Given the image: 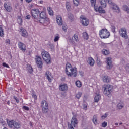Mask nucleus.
I'll list each match as a JSON object with an SVG mask.
<instances>
[{
	"instance_id": "1",
	"label": "nucleus",
	"mask_w": 129,
	"mask_h": 129,
	"mask_svg": "<svg viewBox=\"0 0 129 129\" xmlns=\"http://www.w3.org/2000/svg\"><path fill=\"white\" fill-rule=\"evenodd\" d=\"M66 73L69 77L77 76V70L76 68H72L71 64L68 63L66 66Z\"/></svg>"
},
{
	"instance_id": "2",
	"label": "nucleus",
	"mask_w": 129,
	"mask_h": 129,
	"mask_svg": "<svg viewBox=\"0 0 129 129\" xmlns=\"http://www.w3.org/2000/svg\"><path fill=\"white\" fill-rule=\"evenodd\" d=\"M41 55L44 62H46L47 64H51L52 62V58H51V55H50L49 52L43 50L41 52Z\"/></svg>"
},
{
	"instance_id": "3",
	"label": "nucleus",
	"mask_w": 129,
	"mask_h": 129,
	"mask_svg": "<svg viewBox=\"0 0 129 129\" xmlns=\"http://www.w3.org/2000/svg\"><path fill=\"white\" fill-rule=\"evenodd\" d=\"M39 15L40 10H39L38 9H32L31 10L32 19L34 20V22L39 21V18H40V17H39Z\"/></svg>"
},
{
	"instance_id": "4",
	"label": "nucleus",
	"mask_w": 129,
	"mask_h": 129,
	"mask_svg": "<svg viewBox=\"0 0 129 129\" xmlns=\"http://www.w3.org/2000/svg\"><path fill=\"white\" fill-rule=\"evenodd\" d=\"M104 88V94L106 96H108V95H110L111 94V92H112V89H113V86L111 85H105L103 86Z\"/></svg>"
},
{
	"instance_id": "5",
	"label": "nucleus",
	"mask_w": 129,
	"mask_h": 129,
	"mask_svg": "<svg viewBox=\"0 0 129 129\" xmlns=\"http://www.w3.org/2000/svg\"><path fill=\"white\" fill-rule=\"evenodd\" d=\"M71 124L68 123V127L69 129H74V127H76L77 126V124H78V120L77 118H76V115H73L71 120Z\"/></svg>"
},
{
	"instance_id": "6",
	"label": "nucleus",
	"mask_w": 129,
	"mask_h": 129,
	"mask_svg": "<svg viewBox=\"0 0 129 129\" xmlns=\"http://www.w3.org/2000/svg\"><path fill=\"white\" fill-rule=\"evenodd\" d=\"M8 125L10 128L15 127V128H21V123L16 122L14 120H11L7 121Z\"/></svg>"
},
{
	"instance_id": "7",
	"label": "nucleus",
	"mask_w": 129,
	"mask_h": 129,
	"mask_svg": "<svg viewBox=\"0 0 129 129\" xmlns=\"http://www.w3.org/2000/svg\"><path fill=\"white\" fill-rule=\"evenodd\" d=\"M99 35L101 39H107L110 36V33L107 29H103L99 31Z\"/></svg>"
},
{
	"instance_id": "8",
	"label": "nucleus",
	"mask_w": 129,
	"mask_h": 129,
	"mask_svg": "<svg viewBox=\"0 0 129 129\" xmlns=\"http://www.w3.org/2000/svg\"><path fill=\"white\" fill-rule=\"evenodd\" d=\"M41 108L42 113H47L49 111V104L46 101L44 100L41 102Z\"/></svg>"
},
{
	"instance_id": "9",
	"label": "nucleus",
	"mask_w": 129,
	"mask_h": 129,
	"mask_svg": "<svg viewBox=\"0 0 129 129\" xmlns=\"http://www.w3.org/2000/svg\"><path fill=\"white\" fill-rule=\"evenodd\" d=\"M108 3L110 7H111L112 9H113V10H115L117 13H119L120 12L119 7H118L116 4H114L112 0H108Z\"/></svg>"
},
{
	"instance_id": "10",
	"label": "nucleus",
	"mask_w": 129,
	"mask_h": 129,
	"mask_svg": "<svg viewBox=\"0 0 129 129\" xmlns=\"http://www.w3.org/2000/svg\"><path fill=\"white\" fill-rule=\"evenodd\" d=\"M35 62L38 68L42 69L43 67V62H42V58L40 56H36L35 57Z\"/></svg>"
},
{
	"instance_id": "11",
	"label": "nucleus",
	"mask_w": 129,
	"mask_h": 129,
	"mask_svg": "<svg viewBox=\"0 0 129 129\" xmlns=\"http://www.w3.org/2000/svg\"><path fill=\"white\" fill-rule=\"evenodd\" d=\"M37 23H40L41 24H43L44 26H47L49 23H50V19L49 18H38V21H36Z\"/></svg>"
},
{
	"instance_id": "12",
	"label": "nucleus",
	"mask_w": 129,
	"mask_h": 129,
	"mask_svg": "<svg viewBox=\"0 0 129 129\" xmlns=\"http://www.w3.org/2000/svg\"><path fill=\"white\" fill-rule=\"evenodd\" d=\"M120 35L122 37V38H125V39H127V34L126 31V29L125 28H121L119 31Z\"/></svg>"
},
{
	"instance_id": "13",
	"label": "nucleus",
	"mask_w": 129,
	"mask_h": 129,
	"mask_svg": "<svg viewBox=\"0 0 129 129\" xmlns=\"http://www.w3.org/2000/svg\"><path fill=\"white\" fill-rule=\"evenodd\" d=\"M111 57H108L106 58V63H107L106 68L107 69H111L113 67L112 61H111Z\"/></svg>"
},
{
	"instance_id": "14",
	"label": "nucleus",
	"mask_w": 129,
	"mask_h": 129,
	"mask_svg": "<svg viewBox=\"0 0 129 129\" xmlns=\"http://www.w3.org/2000/svg\"><path fill=\"white\" fill-rule=\"evenodd\" d=\"M81 23L83 26H88L89 25V20L87 19L86 18L81 17Z\"/></svg>"
},
{
	"instance_id": "15",
	"label": "nucleus",
	"mask_w": 129,
	"mask_h": 129,
	"mask_svg": "<svg viewBox=\"0 0 129 129\" xmlns=\"http://www.w3.org/2000/svg\"><path fill=\"white\" fill-rule=\"evenodd\" d=\"M18 47L21 51H23V52H26V44L21 42V41H19L18 42Z\"/></svg>"
},
{
	"instance_id": "16",
	"label": "nucleus",
	"mask_w": 129,
	"mask_h": 129,
	"mask_svg": "<svg viewBox=\"0 0 129 129\" xmlns=\"http://www.w3.org/2000/svg\"><path fill=\"white\" fill-rule=\"evenodd\" d=\"M20 32L22 37H24V38H27V37H28V32L24 28H21Z\"/></svg>"
},
{
	"instance_id": "17",
	"label": "nucleus",
	"mask_w": 129,
	"mask_h": 129,
	"mask_svg": "<svg viewBox=\"0 0 129 129\" xmlns=\"http://www.w3.org/2000/svg\"><path fill=\"white\" fill-rule=\"evenodd\" d=\"M56 19L58 25H59V26H62V25H63V20L62 19V17H61L60 15H57L56 17Z\"/></svg>"
},
{
	"instance_id": "18",
	"label": "nucleus",
	"mask_w": 129,
	"mask_h": 129,
	"mask_svg": "<svg viewBox=\"0 0 129 129\" xmlns=\"http://www.w3.org/2000/svg\"><path fill=\"white\" fill-rule=\"evenodd\" d=\"M59 90L61 91H67L68 90V86L67 84H63L59 85Z\"/></svg>"
},
{
	"instance_id": "19",
	"label": "nucleus",
	"mask_w": 129,
	"mask_h": 129,
	"mask_svg": "<svg viewBox=\"0 0 129 129\" xmlns=\"http://www.w3.org/2000/svg\"><path fill=\"white\" fill-rule=\"evenodd\" d=\"M4 8L7 12H11L12 11V6H10L9 3H4Z\"/></svg>"
},
{
	"instance_id": "20",
	"label": "nucleus",
	"mask_w": 129,
	"mask_h": 129,
	"mask_svg": "<svg viewBox=\"0 0 129 129\" xmlns=\"http://www.w3.org/2000/svg\"><path fill=\"white\" fill-rule=\"evenodd\" d=\"M45 75L47 76L48 81H49V82H51L52 79H51V76H52V74L51 72L49 71H47L45 73Z\"/></svg>"
},
{
	"instance_id": "21",
	"label": "nucleus",
	"mask_w": 129,
	"mask_h": 129,
	"mask_svg": "<svg viewBox=\"0 0 129 129\" xmlns=\"http://www.w3.org/2000/svg\"><path fill=\"white\" fill-rule=\"evenodd\" d=\"M88 63L90 66H93L94 65V59L92 57H89L88 59Z\"/></svg>"
},
{
	"instance_id": "22",
	"label": "nucleus",
	"mask_w": 129,
	"mask_h": 129,
	"mask_svg": "<svg viewBox=\"0 0 129 129\" xmlns=\"http://www.w3.org/2000/svg\"><path fill=\"white\" fill-rule=\"evenodd\" d=\"M39 16L40 18H43V19H46V18H48L47 17V15L46 14V13H45V12L42 11L40 13H39Z\"/></svg>"
},
{
	"instance_id": "23",
	"label": "nucleus",
	"mask_w": 129,
	"mask_h": 129,
	"mask_svg": "<svg viewBox=\"0 0 129 129\" xmlns=\"http://www.w3.org/2000/svg\"><path fill=\"white\" fill-rule=\"evenodd\" d=\"M101 99V96L100 94H97L94 98L95 99V102H98L99 100Z\"/></svg>"
},
{
	"instance_id": "24",
	"label": "nucleus",
	"mask_w": 129,
	"mask_h": 129,
	"mask_svg": "<svg viewBox=\"0 0 129 129\" xmlns=\"http://www.w3.org/2000/svg\"><path fill=\"white\" fill-rule=\"evenodd\" d=\"M27 70H28L29 73L32 74L33 73V68L31 64H28L27 66Z\"/></svg>"
},
{
	"instance_id": "25",
	"label": "nucleus",
	"mask_w": 129,
	"mask_h": 129,
	"mask_svg": "<svg viewBox=\"0 0 129 129\" xmlns=\"http://www.w3.org/2000/svg\"><path fill=\"white\" fill-rule=\"evenodd\" d=\"M47 11L50 16H53V15H54V11H53L52 8H51L50 7L47 8Z\"/></svg>"
},
{
	"instance_id": "26",
	"label": "nucleus",
	"mask_w": 129,
	"mask_h": 129,
	"mask_svg": "<svg viewBox=\"0 0 129 129\" xmlns=\"http://www.w3.org/2000/svg\"><path fill=\"white\" fill-rule=\"evenodd\" d=\"M66 7L67 11H70L71 10V4H70V2H67L66 3Z\"/></svg>"
},
{
	"instance_id": "27",
	"label": "nucleus",
	"mask_w": 129,
	"mask_h": 129,
	"mask_svg": "<svg viewBox=\"0 0 129 129\" xmlns=\"http://www.w3.org/2000/svg\"><path fill=\"white\" fill-rule=\"evenodd\" d=\"M117 108H118V109H122V108H123V107H124V104L122 102L119 103L117 105Z\"/></svg>"
},
{
	"instance_id": "28",
	"label": "nucleus",
	"mask_w": 129,
	"mask_h": 129,
	"mask_svg": "<svg viewBox=\"0 0 129 129\" xmlns=\"http://www.w3.org/2000/svg\"><path fill=\"white\" fill-rule=\"evenodd\" d=\"M123 10L125 12H126L127 14H129V7L127 5H123Z\"/></svg>"
},
{
	"instance_id": "29",
	"label": "nucleus",
	"mask_w": 129,
	"mask_h": 129,
	"mask_svg": "<svg viewBox=\"0 0 129 129\" xmlns=\"http://www.w3.org/2000/svg\"><path fill=\"white\" fill-rule=\"evenodd\" d=\"M102 54L106 56V55H109V54H110V51H109V50H107L106 49H103L102 50Z\"/></svg>"
},
{
	"instance_id": "30",
	"label": "nucleus",
	"mask_w": 129,
	"mask_h": 129,
	"mask_svg": "<svg viewBox=\"0 0 129 129\" xmlns=\"http://www.w3.org/2000/svg\"><path fill=\"white\" fill-rule=\"evenodd\" d=\"M100 3L103 8H106V1L105 0H100Z\"/></svg>"
},
{
	"instance_id": "31",
	"label": "nucleus",
	"mask_w": 129,
	"mask_h": 129,
	"mask_svg": "<svg viewBox=\"0 0 129 129\" xmlns=\"http://www.w3.org/2000/svg\"><path fill=\"white\" fill-rule=\"evenodd\" d=\"M98 12L100 14H105V10H103L102 7L99 6L98 9Z\"/></svg>"
},
{
	"instance_id": "32",
	"label": "nucleus",
	"mask_w": 129,
	"mask_h": 129,
	"mask_svg": "<svg viewBox=\"0 0 129 129\" xmlns=\"http://www.w3.org/2000/svg\"><path fill=\"white\" fill-rule=\"evenodd\" d=\"M17 22L19 25H22V24H23V19H22V17L20 16L17 17Z\"/></svg>"
},
{
	"instance_id": "33",
	"label": "nucleus",
	"mask_w": 129,
	"mask_h": 129,
	"mask_svg": "<svg viewBox=\"0 0 129 129\" xmlns=\"http://www.w3.org/2000/svg\"><path fill=\"white\" fill-rule=\"evenodd\" d=\"M103 80L104 82H107V83L110 82V78H109L108 76H105Z\"/></svg>"
},
{
	"instance_id": "34",
	"label": "nucleus",
	"mask_w": 129,
	"mask_h": 129,
	"mask_svg": "<svg viewBox=\"0 0 129 129\" xmlns=\"http://www.w3.org/2000/svg\"><path fill=\"white\" fill-rule=\"evenodd\" d=\"M93 122L94 123V124H97V115H94L93 117Z\"/></svg>"
},
{
	"instance_id": "35",
	"label": "nucleus",
	"mask_w": 129,
	"mask_h": 129,
	"mask_svg": "<svg viewBox=\"0 0 129 129\" xmlns=\"http://www.w3.org/2000/svg\"><path fill=\"white\" fill-rule=\"evenodd\" d=\"M81 95H82V93L81 92H78L76 95L75 98H77V99H79L80 97H81Z\"/></svg>"
},
{
	"instance_id": "36",
	"label": "nucleus",
	"mask_w": 129,
	"mask_h": 129,
	"mask_svg": "<svg viewBox=\"0 0 129 129\" xmlns=\"http://www.w3.org/2000/svg\"><path fill=\"white\" fill-rule=\"evenodd\" d=\"M73 4L76 7H78V5H79V0H73Z\"/></svg>"
},
{
	"instance_id": "37",
	"label": "nucleus",
	"mask_w": 129,
	"mask_h": 129,
	"mask_svg": "<svg viewBox=\"0 0 129 129\" xmlns=\"http://www.w3.org/2000/svg\"><path fill=\"white\" fill-rule=\"evenodd\" d=\"M4 35H5L4 30L2 28V27L0 26V37H3Z\"/></svg>"
},
{
	"instance_id": "38",
	"label": "nucleus",
	"mask_w": 129,
	"mask_h": 129,
	"mask_svg": "<svg viewBox=\"0 0 129 129\" xmlns=\"http://www.w3.org/2000/svg\"><path fill=\"white\" fill-rule=\"evenodd\" d=\"M83 37L85 40H87L89 38L88 34L87 33H84Z\"/></svg>"
},
{
	"instance_id": "39",
	"label": "nucleus",
	"mask_w": 129,
	"mask_h": 129,
	"mask_svg": "<svg viewBox=\"0 0 129 129\" xmlns=\"http://www.w3.org/2000/svg\"><path fill=\"white\" fill-rule=\"evenodd\" d=\"M76 85L77 87H80L82 85L81 82L79 81H77L76 82Z\"/></svg>"
},
{
	"instance_id": "40",
	"label": "nucleus",
	"mask_w": 129,
	"mask_h": 129,
	"mask_svg": "<svg viewBox=\"0 0 129 129\" xmlns=\"http://www.w3.org/2000/svg\"><path fill=\"white\" fill-rule=\"evenodd\" d=\"M90 3L91 6L93 7L96 4V0H90Z\"/></svg>"
},
{
	"instance_id": "41",
	"label": "nucleus",
	"mask_w": 129,
	"mask_h": 129,
	"mask_svg": "<svg viewBox=\"0 0 129 129\" xmlns=\"http://www.w3.org/2000/svg\"><path fill=\"white\" fill-rule=\"evenodd\" d=\"M94 8V10L96 12H98V9L99 8V7L98 6L95 5L94 6H92Z\"/></svg>"
},
{
	"instance_id": "42",
	"label": "nucleus",
	"mask_w": 129,
	"mask_h": 129,
	"mask_svg": "<svg viewBox=\"0 0 129 129\" xmlns=\"http://www.w3.org/2000/svg\"><path fill=\"white\" fill-rule=\"evenodd\" d=\"M59 39H60V37L59 36V35H58V36L55 37L54 41L57 42V41H59Z\"/></svg>"
},
{
	"instance_id": "43",
	"label": "nucleus",
	"mask_w": 129,
	"mask_h": 129,
	"mask_svg": "<svg viewBox=\"0 0 129 129\" xmlns=\"http://www.w3.org/2000/svg\"><path fill=\"white\" fill-rule=\"evenodd\" d=\"M102 62L101 61H100V60L97 59V64L98 65V66H101V64H102Z\"/></svg>"
},
{
	"instance_id": "44",
	"label": "nucleus",
	"mask_w": 129,
	"mask_h": 129,
	"mask_svg": "<svg viewBox=\"0 0 129 129\" xmlns=\"http://www.w3.org/2000/svg\"><path fill=\"white\" fill-rule=\"evenodd\" d=\"M74 38L75 41H76V42H78V36H77V35L75 34L74 35Z\"/></svg>"
},
{
	"instance_id": "45",
	"label": "nucleus",
	"mask_w": 129,
	"mask_h": 129,
	"mask_svg": "<svg viewBox=\"0 0 129 129\" xmlns=\"http://www.w3.org/2000/svg\"><path fill=\"white\" fill-rule=\"evenodd\" d=\"M2 66L4 67H6L7 68H10V67L9 66V64L6 63V62H3L2 63Z\"/></svg>"
},
{
	"instance_id": "46",
	"label": "nucleus",
	"mask_w": 129,
	"mask_h": 129,
	"mask_svg": "<svg viewBox=\"0 0 129 129\" xmlns=\"http://www.w3.org/2000/svg\"><path fill=\"white\" fill-rule=\"evenodd\" d=\"M102 127H106L107 126V122H104L102 123Z\"/></svg>"
},
{
	"instance_id": "47",
	"label": "nucleus",
	"mask_w": 129,
	"mask_h": 129,
	"mask_svg": "<svg viewBox=\"0 0 129 129\" xmlns=\"http://www.w3.org/2000/svg\"><path fill=\"white\" fill-rule=\"evenodd\" d=\"M111 31L113 33H115V26H111Z\"/></svg>"
},
{
	"instance_id": "48",
	"label": "nucleus",
	"mask_w": 129,
	"mask_h": 129,
	"mask_svg": "<svg viewBox=\"0 0 129 129\" xmlns=\"http://www.w3.org/2000/svg\"><path fill=\"white\" fill-rule=\"evenodd\" d=\"M13 98L16 100L17 103H19V102H20V100H19L16 96H14Z\"/></svg>"
},
{
	"instance_id": "49",
	"label": "nucleus",
	"mask_w": 129,
	"mask_h": 129,
	"mask_svg": "<svg viewBox=\"0 0 129 129\" xmlns=\"http://www.w3.org/2000/svg\"><path fill=\"white\" fill-rule=\"evenodd\" d=\"M23 109H24L25 110H27V111L30 110V108L26 106H24L23 107Z\"/></svg>"
},
{
	"instance_id": "50",
	"label": "nucleus",
	"mask_w": 129,
	"mask_h": 129,
	"mask_svg": "<svg viewBox=\"0 0 129 129\" xmlns=\"http://www.w3.org/2000/svg\"><path fill=\"white\" fill-rule=\"evenodd\" d=\"M6 43L8 45H10L11 44V40H10V39H6Z\"/></svg>"
},
{
	"instance_id": "51",
	"label": "nucleus",
	"mask_w": 129,
	"mask_h": 129,
	"mask_svg": "<svg viewBox=\"0 0 129 129\" xmlns=\"http://www.w3.org/2000/svg\"><path fill=\"white\" fill-rule=\"evenodd\" d=\"M125 69H126L127 72H129V64H126Z\"/></svg>"
},
{
	"instance_id": "52",
	"label": "nucleus",
	"mask_w": 129,
	"mask_h": 129,
	"mask_svg": "<svg viewBox=\"0 0 129 129\" xmlns=\"http://www.w3.org/2000/svg\"><path fill=\"white\" fill-rule=\"evenodd\" d=\"M62 30L66 32L67 31V28L65 26H62Z\"/></svg>"
},
{
	"instance_id": "53",
	"label": "nucleus",
	"mask_w": 129,
	"mask_h": 129,
	"mask_svg": "<svg viewBox=\"0 0 129 129\" xmlns=\"http://www.w3.org/2000/svg\"><path fill=\"white\" fill-rule=\"evenodd\" d=\"M25 19H27V20H30V19H31V15H27L25 17Z\"/></svg>"
},
{
	"instance_id": "54",
	"label": "nucleus",
	"mask_w": 129,
	"mask_h": 129,
	"mask_svg": "<svg viewBox=\"0 0 129 129\" xmlns=\"http://www.w3.org/2000/svg\"><path fill=\"white\" fill-rule=\"evenodd\" d=\"M108 114L105 113L104 115L102 116V118H106V117L108 116Z\"/></svg>"
},
{
	"instance_id": "55",
	"label": "nucleus",
	"mask_w": 129,
	"mask_h": 129,
	"mask_svg": "<svg viewBox=\"0 0 129 129\" xmlns=\"http://www.w3.org/2000/svg\"><path fill=\"white\" fill-rule=\"evenodd\" d=\"M32 97H33V98H34L35 100H37V95H36V94H33L32 95Z\"/></svg>"
},
{
	"instance_id": "56",
	"label": "nucleus",
	"mask_w": 129,
	"mask_h": 129,
	"mask_svg": "<svg viewBox=\"0 0 129 129\" xmlns=\"http://www.w3.org/2000/svg\"><path fill=\"white\" fill-rule=\"evenodd\" d=\"M49 47L50 49H53V48H54V46H53V44H49Z\"/></svg>"
},
{
	"instance_id": "57",
	"label": "nucleus",
	"mask_w": 129,
	"mask_h": 129,
	"mask_svg": "<svg viewBox=\"0 0 129 129\" xmlns=\"http://www.w3.org/2000/svg\"><path fill=\"white\" fill-rule=\"evenodd\" d=\"M83 107H84V109H85V110H86L87 109V105L84 104L83 105Z\"/></svg>"
},
{
	"instance_id": "58",
	"label": "nucleus",
	"mask_w": 129,
	"mask_h": 129,
	"mask_svg": "<svg viewBox=\"0 0 129 129\" xmlns=\"http://www.w3.org/2000/svg\"><path fill=\"white\" fill-rule=\"evenodd\" d=\"M27 3H31L32 2V0H26Z\"/></svg>"
},
{
	"instance_id": "59",
	"label": "nucleus",
	"mask_w": 129,
	"mask_h": 129,
	"mask_svg": "<svg viewBox=\"0 0 129 129\" xmlns=\"http://www.w3.org/2000/svg\"><path fill=\"white\" fill-rule=\"evenodd\" d=\"M44 3V1H40V4H43Z\"/></svg>"
},
{
	"instance_id": "60",
	"label": "nucleus",
	"mask_w": 129,
	"mask_h": 129,
	"mask_svg": "<svg viewBox=\"0 0 129 129\" xmlns=\"http://www.w3.org/2000/svg\"><path fill=\"white\" fill-rule=\"evenodd\" d=\"M7 103L8 104V105H10V101H8Z\"/></svg>"
},
{
	"instance_id": "61",
	"label": "nucleus",
	"mask_w": 129,
	"mask_h": 129,
	"mask_svg": "<svg viewBox=\"0 0 129 129\" xmlns=\"http://www.w3.org/2000/svg\"><path fill=\"white\" fill-rule=\"evenodd\" d=\"M115 124H116V125H118V123H116Z\"/></svg>"
},
{
	"instance_id": "62",
	"label": "nucleus",
	"mask_w": 129,
	"mask_h": 129,
	"mask_svg": "<svg viewBox=\"0 0 129 129\" xmlns=\"http://www.w3.org/2000/svg\"><path fill=\"white\" fill-rule=\"evenodd\" d=\"M119 124L120 125H121V124H122V123H120Z\"/></svg>"
},
{
	"instance_id": "63",
	"label": "nucleus",
	"mask_w": 129,
	"mask_h": 129,
	"mask_svg": "<svg viewBox=\"0 0 129 129\" xmlns=\"http://www.w3.org/2000/svg\"><path fill=\"white\" fill-rule=\"evenodd\" d=\"M1 4H2V1H0V5H1Z\"/></svg>"
},
{
	"instance_id": "64",
	"label": "nucleus",
	"mask_w": 129,
	"mask_h": 129,
	"mask_svg": "<svg viewBox=\"0 0 129 129\" xmlns=\"http://www.w3.org/2000/svg\"><path fill=\"white\" fill-rule=\"evenodd\" d=\"M21 2H23V0H21Z\"/></svg>"
}]
</instances>
